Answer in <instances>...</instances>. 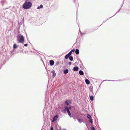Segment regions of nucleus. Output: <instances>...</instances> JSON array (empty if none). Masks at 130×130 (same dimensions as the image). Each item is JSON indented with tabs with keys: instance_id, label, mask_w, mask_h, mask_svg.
<instances>
[{
	"instance_id": "8",
	"label": "nucleus",
	"mask_w": 130,
	"mask_h": 130,
	"mask_svg": "<svg viewBox=\"0 0 130 130\" xmlns=\"http://www.w3.org/2000/svg\"><path fill=\"white\" fill-rule=\"evenodd\" d=\"M78 68L77 67H75L73 68V70L74 71H77L78 70Z\"/></svg>"
},
{
	"instance_id": "23",
	"label": "nucleus",
	"mask_w": 130,
	"mask_h": 130,
	"mask_svg": "<svg viewBox=\"0 0 130 130\" xmlns=\"http://www.w3.org/2000/svg\"><path fill=\"white\" fill-rule=\"evenodd\" d=\"M50 130H54V128L53 126H51Z\"/></svg>"
},
{
	"instance_id": "2",
	"label": "nucleus",
	"mask_w": 130,
	"mask_h": 130,
	"mask_svg": "<svg viewBox=\"0 0 130 130\" xmlns=\"http://www.w3.org/2000/svg\"><path fill=\"white\" fill-rule=\"evenodd\" d=\"M19 42L21 43H23L24 41V37L23 36L21 35H18Z\"/></svg>"
},
{
	"instance_id": "12",
	"label": "nucleus",
	"mask_w": 130,
	"mask_h": 130,
	"mask_svg": "<svg viewBox=\"0 0 130 130\" xmlns=\"http://www.w3.org/2000/svg\"><path fill=\"white\" fill-rule=\"evenodd\" d=\"M89 121L91 124L93 123V120L91 118L89 119Z\"/></svg>"
},
{
	"instance_id": "5",
	"label": "nucleus",
	"mask_w": 130,
	"mask_h": 130,
	"mask_svg": "<svg viewBox=\"0 0 130 130\" xmlns=\"http://www.w3.org/2000/svg\"><path fill=\"white\" fill-rule=\"evenodd\" d=\"M71 103V101L70 100H68L66 101L65 104L66 105H68L70 104Z\"/></svg>"
},
{
	"instance_id": "21",
	"label": "nucleus",
	"mask_w": 130,
	"mask_h": 130,
	"mask_svg": "<svg viewBox=\"0 0 130 130\" xmlns=\"http://www.w3.org/2000/svg\"><path fill=\"white\" fill-rule=\"evenodd\" d=\"M17 47V46L16 44H14L13 45V48H15Z\"/></svg>"
},
{
	"instance_id": "31",
	"label": "nucleus",
	"mask_w": 130,
	"mask_h": 130,
	"mask_svg": "<svg viewBox=\"0 0 130 130\" xmlns=\"http://www.w3.org/2000/svg\"><path fill=\"white\" fill-rule=\"evenodd\" d=\"M45 107L44 108V110L45 109Z\"/></svg>"
},
{
	"instance_id": "3",
	"label": "nucleus",
	"mask_w": 130,
	"mask_h": 130,
	"mask_svg": "<svg viewBox=\"0 0 130 130\" xmlns=\"http://www.w3.org/2000/svg\"><path fill=\"white\" fill-rule=\"evenodd\" d=\"M66 106V107H65L64 109H62L61 110V111L62 112L66 113L67 112L68 109H69V110H70L71 108V106H69L68 107H67V106Z\"/></svg>"
},
{
	"instance_id": "18",
	"label": "nucleus",
	"mask_w": 130,
	"mask_h": 130,
	"mask_svg": "<svg viewBox=\"0 0 130 130\" xmlns=\"http://www.w3.org/2000/svg\"><path fill=\"white\" fill-rule=\"evenodd\" d=\"M89 98H90V99L91 101H93V100L94 98H93V96H89Z\"/></svg>"
},
{
	"instance_id": "26",
	"label": "nucleus",
	"mask_w": 130,
	"mask_h": 130,
	"mask_svg": "<svg viewBox=\"0 0 130 130\" xmlns=\"http://www.w3.org/2000/svg\"><path fill=\"white\" fill-rule=\"evenodd\" d=\"M72 52L71 51L69 52V53H68L70 55H71L72 53Z\"/></svg>"
},
{
	"instance_id": "29",
	"label": "nucleus",
	"mask_w": 130,
	"mask_h": 130,
	"mask_svg": "<svg viewBox=\"0 0 130 130\" xmlns=\"http://www.w3.org/2000/svg\"><path fill=\"white\" fill-rule=\"evenodd\" d=\"M84 123H86V122L85 121H83V122Z\"/></svg>"
},
{
	"instance_id": "24",
	"label": "nucleus",
	"mask_w": 130,
	"mask_h": 130,
	"mask_svg": "<svg viewBox=\"0 0 130 130\" xmlns=\"http://www.w3.org/2000/svg\"><path fill=\"white\" fill-rule=\"evenodd\" d=\"M86 125L87 127H88V126L89 125V124L87 123H86Z\"/></svg>"
},
{
	"instance_id": "25",
	"label": "nucleus",
	"mask_w": 130,
	"mask_h": 130,
	"mask_svg": "<svg viewBox=\"0 0 130 130\" xmlns=\"http://www.w3.org/2000/svg\"><path fill=\"white\" fill-rule=\"evenodd\" d=\"M75 50L74 49H73L71 51L72 52H74L75 51Z\"/></svg>"
},
{
	"instance_id": "1",
	"label": "nucleus",
	"mask_w": 130,
	"mask_h": 130,
	"mask_svg": "<svg viewBox=\"0 0 130 130\" xmlns=\"http://www.w3.org/2000/svg\"><path fill=\"white\" fill-rule=\"evenodd\" d=\"M27 0L26 1L23 5V8L25 9L29 8L31 6L32 4L30 2H27Z\"/></svg>"
},
{
	"instance_id": "16",
	"label": "nucleus",
	"mask_w": 130,
	"mask_h": 130,
	"mask_svg": "<svg viewBox=\"0 0 130 130\" xmlns=\"http://www.w3.org/2000/svg\"><path fill=\"white\" fill-rule=\"evenodd\" d=\"M75 53L77 54H78L79 53V50L78 49H77L75 50Z\"/></svg>"
},
{
	"instance_id": "22",
	"label": "nucleus",
	"mask_w": 130,
	"mask_h": 130,
	"mask_svg": "<svg viewBox=\"0 0 130 130\" xmlns=\"http://www.w3.org/2000/svg\"><path fill=\"white\" fill-rule=\"evenodd\" d=\"M91 130H95L94 127L93 126H92L91 127Z\"/></svg>"
},
{
	"instance_id": "13",
	"label": "nucleus",
	"mask_w": 130,
	"mask_h": 130,
	"mask_svg": "<svg viewBox=\"0 0 130 130\" xmlns=\"http://www.w3.org/2000/svg\"><path fill=\"white\" fill-rule=\"evenodd\" d=\"M70 56V55L69 54H68L65 56V58L66 59H68L69 58V57Z\"/></svg>"
},
{
	"instance_id": "10",
	"label": "nucleus",
	"mask_w": 130,
	"mask_h": 130,
	"mask_svg": "<svg viewBox=\"0 0 130 130\" xmlns=\"http://www.w3.org/2000/svg\"><path fill=\"white\" fill-rule=\"evenodd\" d=\"M79 73L81 75H83L84 74V73L83 71L82 70H80L79 72Z\"/></svg>"
},
{
	"instance_id": "6",
	"label": "nucleus",
	"mask_w": 130,
	"mask_h": 130,
	"mask_svg": "<svg viewBox=\"0 0 130 130\" xmlns=\"http://www.w3.org/2000/svg\"><path fill=\"white\" fill-rule=\"evenodd\" d=\"M51 73L53 74L52 76L53 78H54L56 75V73H55V71L54 70L52 71H51Z\"/></svg>"
},
{
	"instance_id": "7",
	"label": "nucleus",
	"mask_w": 130,
	"mask_h": 130,
	"mask_svg": "<svg viewBox=\"0 0 130 130\" xmlns=\"http://www.w3.org/2000/svg\"><path fill=\"white\" fill-rule=\"evenodd\" d=\"M67 113L69 116L70 118L72 117V115L71 112L70 111V110H69V109H68L67 111Z\"/></svg>"
},
{
	"instance_id": "15",
	"label": "nucleus",
	"mask_w": 130,
	"mask_h": 130,
	"mask_svg": "<svg viewBox=\"0 0 130 130\" xmlns=\"http://www.w3.org/2000/svg\"><path fill=\"white\" fill-rule=\"evenodd\" d=\"M68 70L67 69H66L64 70V72L65 74L68 73Z\"/></svg>"
},
{
	"instance_id": "19",
	"label": "nucleus",
	"mask_w": 130,
	"mask_h": 130,
	"mask_svg": "<svg viewBox=\"0 0 130 130\" xmlns=\"http://www.w3.org/2000/svg\"><path fill=\"white\" fill-rule=\"evenodd\" d=\"M70 60L71 61H72L73 60V58L72 56H70L69 57Z\"/></svg>"
},
{
	"instance_id": "32",
	"label": "nucleus",
	"mask_w": 130,
	"mask_h": 130,
	"mask_svg": "<svg viewBox=\"0 0 130 130\" xmlns=\"http://www.w3.org/2000/svg\"><path fill=\"white\" fill-rule=\"evenodd\" d=\"M88 108H89V106H88Z\"/></svg>"
},
{
	"instance_id": "9",
	"label": "nucleus",
	"mask_w": 130,
	"mask_h": 130,
	"mask_svg": "<svg viewBox=\"0 0 130 130\" xmlns=\"http://www.w3.org/2000/svg\"><path fill=\"white\" fill-rule=\"evenodd\" d=\"M54 62L53 60H51L50 61V63L51 66L53 65L54 64Z\"/></svg>"
},
{
	"instance_id": "11",
	"label": "nucleus",
	"mask_w": 130,
	"mask_h": 130,
	"mask_svg": "<svg viewBox=\"0 0 130 130\" xmlns=\"http://www.w3.org/2000/svg\"><path fill=\"white\" fill-rule=\"evenodd\" d=\"M85 82L87 84H89L90 83V81L88 79H86L85 80Z\"/></svg>"
},
{
	"instance_id": "34",
	"label": "nucleus",
	"mask_w": 130,
	"mask_h": 130,
	"mask_svg": "<svg viewBox=\"0 0 130 130\" xmlns=\"http://www.w3.org/2000/svg\"><path fill=\"white\" fill-rule=\"evenodd\" d=\"M61 130V129H59V130Z\"/></svg>"
},
{
	"instance_id": "20",
	"label": "nucleus",
	"mask_w": 130,
	"mask_h": 130,
	"mask_svg": "<svg viewBox=\"0 0 130 130\" xmlns=\"http://www.w3.org/2000/svg\"><path fill=\"white\" fill-rule=\"evenodd\" d=\"M43 5H40L39 6H38V7L37 8L38 9H40V8H43Z\"/></svg>"
},
{
	"instance_id": "17",
	"label": "nucleus",
	"mask_w": 130,
	"mask_h": 130,
	"mask_svg": "<svg viewBox=\"0 0 130 130\" xmlns=\"http://www.w3.org/2000/svg\"><path fill=\"white\" fill-rule=\"evenodd\" d=\"M87 117L89 119L91 118V117L90 114H87Z\"/></svg>"
},
{
	"instance_id": "28",
	"label": "nucleus",
	"mask_w": 130,
	"mask_h": 130,
	"mask_svg": "<svg viewBox=\"0 0 130 130\" xmlns=\"http://www.w3.org/2000/svg\"><path fill=\"white\" fill-rule=\"evenodd\" d=\"M27 44H24V46H27Z\"/></svg>"
},
{
	"instance_id": "30",
	"label": "nucleus",
	"mask_w": 130,
	"mask_h": 130,
	"mask_svg": "<svg viewBox=\"0 0 130 130\" xmlns=\"http://www.w3.org/2000/svg\"><path fill=\"white\" fill-rule=\"evenodd\" d=\"M62 130H67L66 129H63Z\"/></svg>"
},
{
	"instance_id": "4",
	"label": "nucleus",
	"mask_w": 130,
	"mask_h": 130,
	"mask_svg": "<svg viewBox=\"0 0 130 130\" xmlns=\"http://www.w3.org/2000/svg\"><path fill=\"white\" fill-rule=\"evenodd\" d=\"M59 117V116L58 114H56L54 116L53 119L52 120L53 122H54L56 121Z\"/></svg>"
},
{
	"instance_id": "14",
	"label": "nucleus",
	"mask_w": 130,
	"mask_h": 130,
	"mask_svg": "<svg viewBox=\"0 0 130 130\" xmlns=\"http://www.w3.org/2000/svg\"><path fill=\"white\" fill-rule=\"evenodd\" d=\"M78 121L80 123H81L82 122H83V120L82 119H77Z\"/></svg>"
},
{
	"instance_id": "33",
	"label": "nucleus",
	"mask_w": 130,
	"mask_h": 130,
	"mask_svg": "<svg viewBox=\"0 0 130 130\" xmlns=\"http://www.w3.org/2000/svg\"><path fill=\"white\" fill-rule=\"evenodd\" d=\"M83 106V108H84V107H84V106Z\"/></svg>"
},
{
	"instance_id": "27",
	"label": "nucleus",
	"mask_w": 130,
	"mask_h": 130,
	"mask_svg": "<svg viewBox=\"0 0 130 130\" xmlns=\"http://www.w3.org/2000/svg\"><path fill=\"white\" fill-rule=\"evenodd\" d=\"M71 62H69V64L70 65H71Z\"/></svg>"
}]
</instances>
